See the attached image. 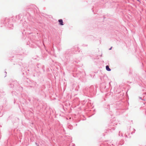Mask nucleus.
<instances>
[{
  "label": "nucleus",
  "mask_w": 146,
  "mask_h": 146,
  "mask_svg": "<svg viewBox=\"0 0 146 146\" xmlns=\"http://www.w3.org/2000/svg\"><path fill=\"white\" fill-rule=\"evenodd\" d=\"M58 22H59L60 25H64L63 24V21L62 19H60L58 20Z\"/></svg>",
  "instance_id": "obj_1"
},
{
  "label": "nucleus",
  "mask_w": 146,
  "mask_h": 146,
  "mask_svg": "<svg viewBox=\"0 0 146 146\" xmlns=\"http://www.w3.org/2000/svg\"><path fill=\"white\" fill-rule=\"evenodd\" d=\"M106 68L107 70L108 71H111V69L109 68V67L108 66H106Z\"/></svg>",
  "instance_id": "obj_2"
}]
</instances>
